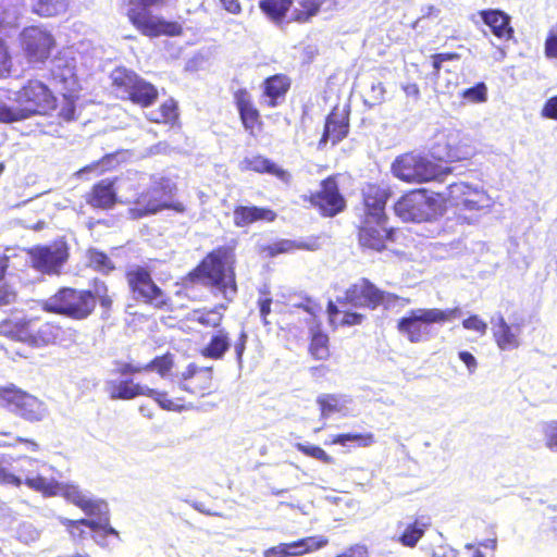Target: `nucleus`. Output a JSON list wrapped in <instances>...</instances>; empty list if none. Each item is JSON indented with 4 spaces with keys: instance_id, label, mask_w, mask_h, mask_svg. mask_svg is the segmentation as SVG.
I'll use <instances>...</instances> for the list:
<instances>
[{
    "instance_id": "nucleus-38",
    "label": "nucleus",
    "mask_w": 557,
    "mask_h": 557,
    "mask_svg": "<svg viewBox=\"0 0 557 557\" xmlns=\"http://www.w3.org/2000/svg\"><path fill=\"white\" fill-rule=\"evenodd\" d=\"M327 343V335H325L319 330L312 332L311 343L309 347L311 355L318 360L326 359L329 356Z\"/></svg>"
},
{
    "instance_id": "nucleus-63",
    "label": "nucleus",
    "mask_w": 557,
    "mask_h": 557,
    "mask_svg": "<svg viewBox=\"0 0 557 557\" xmlns=\"http://www.w3.org/2000/svg\"><path fill=\"white\" fill-rule=\"evenodd\" d=\"M264 557H286L282 544L264 550Z\"/></svg>"
},
{
    "instance_id": "nucleus-8",
    "label": "nucleus",
    "mask_w": 557,
    "mask_h": 557,
    "mask_svg": "<svg viewBox=\"0 0 557 557\" xmlns=\"http://www.w3.org/2000/svg\"><path fill=\"white\" fill-rule=\"evenodd\" d=\"M233 263V248L220 246L210 251L187 277L191 282L196 278H206L208 284L223 292L227 288L235 289Z\"/></svg>"
},
{
    "instance_id": "nucleus-11",
    "label": "nucleus",
    "mask_w": 557,
    "mask_h": 557,
    "mask_svg": "<svg viewBox=\"0 0 557 557\" xmlns=\"http://www.w3.org/2000/svg\"><path fill=\"white\" fill-rule=\"evenodd\" d=\"M0 407L28 423H39L49 414L44 400L13 383L0 386Z\"/></svg>"
},
{
    "instance_id": "nucleus-60",
    "label": "nucleus",
    "mask_w": 557,
    "mask_h": 557,
    "mask_svg": "<svg viewBox=\"0 0 557 557\" xmlns=\"http://www.w3.org/2000/svg\"><path fill=\"white\" fill-rule=\"evenodd\" d=\"M16 300V293L12 288H0V308L9 306Z\"/></svg>"
},
{
    "instance_id": "nucleus-35",
    "label": "nucleus",
    "mask_w": 557,
    "mask_h": 557,
    "mask_svg": "<svg viewBox=\"0 0 557 557\" xmlns=\"http://www.w3.org/2000/svg\"><path fill=\"white\" fill-rule=\"evenodd\" d=\"M230 346L228 337L225 333L219 332L213 335L207 346L202 349L201 354L205 357L218 359L223 356Z\"/></svg>"
},
{
    "instance_id": "nucleus-64",
    "label": "nucleus",
    "mask_w": 557,
    "mask_h": 557,
    "mask_svg": "<svg viewBox=\"0 0 557 557\" xmlns=\"http://www.w3.org/2000/svg\"><path fill=\"white\" fill-rule=\"evenodd\" d=\"M337 557H368L367 556V549L362 546H357L355 548H351L349 553L343 554Z\"/></svg>"
},
{
    "instance_id": "nucleus-42",
    "label": "nucleus",
    "mask_w": 557,
    "mask_h": 557,
    "mask_svg": "<svg viewBox=\"0 0 557 557\" xmlns=\"http://www.w3.org/2000/svg\"><path fill=\"white\" fill-rule=\"evenodd\" d=\"M473 186L465 183V182H453L447 186L448 197L456 200L457 205L462 202V198L471 195L473 190Z\"/></svg>"
},
{
    "instance_id": "nucleus-14",
    "label": "nucleus",
    "mask_w": 557,
    "mask_h": 557,
    "mask_svg": "<svg viewBox=\"0 0 557 557\" xmlns=\"http://www.w3.org/2000/svg\"><path fill=\"white\" fill-rule=\"evenodd\" d=\"M472 138L460 129L444 128L435 136L431 147L433 158L443 161H460L473 156Z\"/></svg>"
},
{
    "instance_id": "nucleus-13",
    "label": "nucleus",
    "mask_w": 557,
    "mask_h": 557,
    "mask_svg": "<svg viewBox=\"0 0 557 557\" xmlns=\"http://www.w3.org/2000/svg\"><path fill=\"white\" fill-rule=\"evenodd\" d=\"M109 397L113 400H131L136 397L146 396L153 399L162 409L182 410L185 408L183 398H171L166 392H160L154 388L134 382L133 379L121 381H111L108 384Z\"/></svg>"
},
{
    "instance_id": "nucleus-46",
    "label": "nucleus",
    "mask_w": 557,
    "mask_h": 557,
    "mask_svg": "<svg viewBox=\"0 0 557 557\" xmlns=\"http://www.w3.org/2000/svg\"><path fill=\"white\" fill-rule=\"evenodd\" d=\"M9 460L5 455L0 454V483L4 485L21 486L22 480L20 476L11 473L8 470Z\"/></svg>"
},
{
    "instance_id": "nucleus-1",
    "label": "nucleus",
    "mask_w": 557,
    "mask_h": 557,
    "mask_svg": "<svg viewBox=\"0 0 557 557\" xmlns=\"http://www.w3.org/2000/svg\"><path fill=\"white\" fill-rule=\"evenodd\" d=\"M99 302L103 313L109 314L113 308V297L109 287L101 282L95 290L75 287H61L48 299L41 301V309L51 314L62 315L74 321L88 319Z\"/></svg>"
},
{
    "instance_id": "nucleus-40",
    "label": "nucleus",
    "mask_w": 557,
    "mask_h": 557,
    "mask_svg": "<svg viewBox=\"0 0 557 557\" xmlns=\"http://www.w3.org/2000/svg\"><path fill=\"white\" fill-rule=\"evenodd\" d=\"M460 205L467 210H481L490 207V198L483 190L474 187L470 196L462 198Z\"/></svg>"
},
{
    "instance_id": "nucleus-9",
    "label": "nucleus",
    "mask_w": 557,
    "mask_h": 557,
    "mask_svg": "<svg viewBox=\"0 0 557 557\" xmlns=\"http://www.w3.org/2000/svg\"><path fill=\"white\" fill-rule=\"evenodd\" d=\"M14 101L22 107L27 119L40 115L58 120L60 101L50 86L39 78L27 79L16 90Z\"/></svg>"
},
{
    "instance_id": "nucleus-30",
    "label": "nucleus",
    "mask_w": 557,
    "mask_h": 557,
    "mask_svg": "<svg viewBox=\"0 0 557 557\" xmlns=\"http://www.w3.org/2000/svg\"><path fill=\"white\" fill-rule=\"evenodd\" d=\"M246 169H250L258 173H268L277 177L282 183L289 184L292 175L288 171L278 166L270 159L262 156H256L251 159H246Z\"/></svg>"
},
{
    "instance_id": "nucleus-44",
    "label": "nucleus",
    "mask_w": 557,
    "mask_h": 557,
    "mask_svg": "<svg viewBox=\"0 0 557 557\" xmlns=\"http://www.w3.org/2000/svg\"><path fill=\"white\" fill-rule=\"evenodd\" d=\"M384 95L385 88L383 84L379 81L373 79L370 82V90L367 92L364 102L369 107H374L384 100Z\"/></svg>"
},
{
    "instance_id": "nucleus-2",
    "label": "nucleus",
    "mask_w": 557,
    "mask_h": 557,
    "mask_svg": "<svg viewBox=\"0 0 557 557\" xmlns=\"http://www.w3.org/2000/svg\"><path fill=\"white\" fill-rule=\"evenodd\" d=\"M364 215L359 228L360 245L376 251L385 248L392 230L387 227L385 206L391 191L380 185L368 184L362 189Z\"/></svg>"
},
{
    "instance_id": "nucleus-24",
    "label": "nucleus",
    "mask_w": 557,
    "mask_h": 557,
    "mask_svg": "<svg viewBox=\"0 0 557 557\" xmlns=\"http://www.w3.org/2000/svg\"><path fill=\"white\" fill-rule=\"evenodd\" d=\"M349 131L348 112L346 109L334 108L326 116L324 131L319 141V148L324 147L329 141L332 145L343 140Z\"/></svg>"
},
{
    "instance_id": "nucleus-17",
    "label": "nucleus",
    "mask_w": 557,
    "mask_h": 557,
    "mask_svg": "<svg viewBox=\"0 0 557 557\" xmlns=\"http://www.w3.org/2000/svg\"><path fill=\"white\" fill-rule=\"evenodd\" d=\"M30 265L36 271L53 275L59 274L69 258L65 244L37 245L27 250Z\"/></svg>"
},
{
    "instance_id": "nucleus-28",
    "label": "nucleus",
    "mask_w": 557,
    "mask_h": 557,
    "mask_svg": "<svg viewBox=\"0 0 557 557\" xmlns=\"http://www.w3.org/2000/svg\"><path fill=\"white\" fill-rule=\"evenodd\" d=\"M350 403L351 399L348 396L341 394H321L317 397L322 419H327L334 413L346 416Z\"/></svg>"
},
{
    "instance_id": "nucleus-3",
    "label": "nucleus",
    "mask_w": 557,
    "mask_h": 557,
    "mask_svg": "<svg viewBox=\"0 0 557 557\" xmlns=\"http://www.w3.org/2000/svg\"><path fill=\"white\" fill-rule=\"evenodd\" d=\"M461 315L462 310L459 307L446 310L438 308L411 309L398 320L397 330L412 344L424 343L436 335L433 324L451 321Z\"/></svg>"
},
{
    "instance_id": "nucleus-33",
    "label": "nucleus",
    "mask_w": 557,
    "mask_h": 557,
    "mask_svg": "<svg viewBox=\"0 0 557 557\" xmlns=\"http://www.w3.org/2000/svg\"><path fill=\"white\" fill-rule=\"evenodd\" d=\"M67 7V0H36L33 11L39 16L50 17L65 13Z\"/></svg>"
},
{
    "instance_id": "nucleus-58",
    "label": "nucleus",
    "mask_w": 557,
    "mask_h": 557,
    "mask_svg": "<svg viewBox=\"0 0 557 557\" xmlns=\"http://www.w3.org/2000/svg\"><path fill=\"white\" fill-rule=\"evenodd\" d=\"M116 371L121 375H128V374H136V373L146 372V369H144V364L143 366H135V364L129 363V362H123V363H121L117 367Z\"/></svg>"
},
{
    "instance_id": "nucleus-15",
    "label": "nucleus",
    "mask_w": 557,
    "mask_h": 557,
    "mask_svg": "<svg viewBox=\"0 0 557 557\" xmlns=\"http://www.w3.org/2000/svg\"><path fill=\"white\" fill-rule=\"evenodd\" d=\"M20 51L30 65L46 63L57 47L53 35L39 26L25 27L18 38Z\"/></svg>"
},
{
    "instance_id": "nucleus-32",
    "label": "nucleus",
    "mask_w": 557,
    "mask_h": 557,
    "mask_svg": "<svg viewBox=\"0 0 557 557\" xmlns=\"http://www.w3.org/2000/svg\"><path fill=\"white\" fill-rule=\"evenodd\" d=\"M289 78L282 74L273 75L263 83V95L268 98L269 106L275 107L280 98H284L289 89Z\"/></svg>"
},
{
    "instance_id": "nucleus-43",
    "label": "nucleus",
    "mask_w": 557,
    "mask_h": 557,
    "mask_svg": "<svg viewBox=\"0 0 557 557\" xmlns=\"http://www.w3.org/2000/svg\"><path fill=\"white\" fill-rule=\"evenodd\" d=\"M461 97L470 102H484L487 99V87L484 83H478L473 87L463 89Z\"/></svg>"
},
{
    "instance_id": "nucleus-29",
    "label": "nucleus",
    "mask_w": 557,
    "mask_h": 557,
    "mask_svg": "<svg viewBox=\"0 0 557 557\" xmlns=\"http://www.w3.org/2000/svg\"><path fill=\"white\" fill-rule=\"evenodd\" d=\"M327 539L322 535L308 536L290 543H281L286 557H299L314 552L327 544Z\"/></svg>"
},
{
    "instance_id": "nucleus-50",
    "label": "nucleus",
    "mask_w": 557,
    "mask_h": 557,
    "mask_svg": "<svg viewBox=\"0 0 557 557\" xmlns=\"http://www.w3.org/2000/svg\"><path fill=\"white\" fill-rule=\"evenodd\" d=\"M544 52L548 59H557V26L550 28L547 34Z\"/></svg>"
},
{
    "instance_id": "nucleus-31",
    "label": "nucleus",
    "mask_w": 557,
    "mask_h": 557,
    "mask_svg": "<svg viewBox=\"0 0 557 557\" xmlns=\"http://www.w3.org/2000/svg\"><path fill=\"white\" fill-rule=\"evenodd\" d=\"M147 120L154 124L175 125L180 113L177 102L173 98L164 100L157 110L147 114Z\"/></svg>"
},
{
    "instance_id": "nucleus-6",
    "label": "nucleus",
    "mask_w": 557,
    "mask_h": 557,
    "mask_svg": "<svg viewBox=\"0 0 557 557\" xmlns=\"http://www.w3.org/2000/svg\"><path fill=\"white\" fill-rule=\"evenodd\" d=\"M51 78L61 88L60 109L58 111V123H70L76 120V104L81 98V84L75 70L73 58H62L59 54L54 58L51 69Z\"/></svg>"
},
{
    "instance_id": "nucleus-51",
    "label": "nucleus",
    "mask_w": 557,
    "mask_h": 557,
    "mask_svg": "<svg viewBox=\"0 0 557 557\" xmlns=\"http://www.w3.org/2000/svg\"><path fill=\"white\" fill-rule=\"evenodd\" d=\"M163 209H171L175 212H184L185 206L183 202L176 201V202H160V203H151L145 209V214H152L157 213L158 211H161Z\"/></svg>"
},
{
    "instance_id": "nucleus-47",
    "label": "nucleus",
    "mask_w": 557,
    "mask_h": 557,
    "mask_svg": "<svg viewBox=\"0 0 557 557\" xmlns=\"http://www.w3.org/2000/svg\"><path fill=\"white\" fill-rule=\"evenodd\" d=\"M297 448L302 454L312 457L317 460H320L324 463H332L333 458L327 455L321 447L306 444H298Z\"/></svg>"
},
{
    "instance_id": "nucleus-45",
    "label": "nucleus",
    "mask_w": 557,
    "mask_h": 557,
    "mask_svg": "<svg viewBox=\"0 0 557 557\" xmlns=\"http://www.w3.org/2000/svg\"><path fill=\"white\" fill-rule=\"evenodd\" d=\"M13 67L12 54L4 39L0 38V78L8 76Z\"/></svg>"
},
{
    "instance_id": "nucleus-39",
    "label": "nucleus",
    "mask_w": 557,
    "mask_h": 557,
    "mask_svg": "<svg viewBox=\"0 0 557 557\" xmlns=\"http://www.w3.org/2000/svg\"><path fill=\"white\" fill-rule=\"evenodd\" d=\"M24 120L27 117L20 104L10 106L0 100V123L10 124Z\"/></svg>"
},
{
    "instance_id": "nucleus-53",
    "label": "nucleus",
    "mask_w": 557,
    "mask_h": 557,
    "mask_svg": "<svg viewBox=\"0 0 557 557\" xmlns=\"http://www.w3.org/2000/svg\"><path fill=\"white\" fill-rule=\"evenodd\" d=\"M546 446L557 450V421L548 423L544 429Z\"/></svg>"
},
{
    "instance_id": "nucleus-22",
    "label": "nucleus",
    "mask_w": 557,
    "mask_h": 557,
    "mask_svg": "<svg viewBox=\"0 0 557 557\" xmlns=\"http://www.w3.org/2000/svg\"><path fill=\"white\" fill-rule=\"evenodd\" d=\"M310 201L325 216H334L345 207V200L339 194L337 183L332 177L321 183V189L311 196Z\"/></svg>"
},
{
    "instance_id": "nucleus-18",
    "label": "nucleus",
    "mask_w": 557,
    "mask_h": 557,
    "mask_svg": "<svg viewBox=\"0 0 557 557\" xmlns=\"http://www.w3.org/2000/svg\"><path fill=\"white\" fill-rule=\"evenodd\" d=\"M81 508L91 519H78V523H84L95 532L94 539L100 543V539L109 535L119 537V532L111 527L108 504L103 500L86 499L77 503Z\"/></svg>"
},
{
    "instance_id": "nucleus-27",
    "label": "nucleus",
    "mask_w": 557,
    "mask_h": 557,
    "mask_svg": "<svg viewBox=\"0 0 557 557\" xmlns=\"http://www.w3.org/2000/svg\"><path fill=\"white\" fill-rule=\"evenodd\" d=\"M480 16L485 25H487L498 39L508 40L513 35L510 26V16L500 10H483Z\"/></svg>"
},
{
    "instance_id": "nucleus-54",
    "label": "nucleus",
    "mask_w": 557,
    "mask_h": 557,
    "mask_svg": "<svg viewBox=\"0 0 557 557\" xmlns=\"http://www.w3.org/2000/svg\"><path fill=\"white\" fill-rule=\"evenodd\" d=\"M245 111H246V131L248 128H251V134L255 135V124H258V126L260 127L261 125V122L259 121V112L257 111V109H255L249 102L248 100L246 99V108H245Z\"/></svg>"
},
{
    "instance_id": "nucleus-16",
    "label": "nucleus",
    "mask_w": 557,
    "mask_h": 557,
    "mask_svg": "<svg viewBox=\"0 0 557 557\" xmlns=\"http://www.w3.org/2000/svg\"><path fill=\"white\" fill-rule=\"evenodd\" d=\"M438 200L425 189H417L403 196L394 206L395 214L404 222H424L438 211Z\"/></svg>"
},
{
    "instance_id": "nucleus-34",
    "label": "nucleus",
    "mask_w": 557,
    "mask_h": 557,
    "mask_svg": "<svg viewBox=\"0 0 557 557\" xmlns=\"http://www.w3.org/2000/svg\"><path fill=\"white\" fill-rule=\"evenodd\" d=\"M290 4V0H260L259 2L262 12L275 22L285 17Z\"/></svg>"
},
{
    "instance_id": "nucleus-19",
    "label": "nucleus",
    "mask_w": 557,
    "mask_h": 557,
    "mask_svg": "<svg viewBox=\"0 0 557 557\" xmlns=\"http://www.w3.org/2000/svg\"><path fill=\"white\" fill-rule=\"evenodd\" d=\"M398 297L379 289L369 280L362 278L351 285L345 293V302L356 307L375 309L379 305H391Z\"/></svg>"
},
{
    "instance_id": "nucleus-48",
    "label": "nucleus",
    "mask_w": 557,
    "mask_h": 557,
    "mask_svg": "<svg viewBox=\"0 0 557 557\" xmlns=\"http://www.w3.org/2000/svg\"><path fill=\"white\" fill-rule=\"evenodd\" d=\"M197 321L205 326L215 327L220 325L222 314L215 310L198 311Z\"/></svg>"
},
{
    "instance_id": "nucleus-56",
    "label": "nucleus",
    "mask_w": 557,
    "mask_h": 557,
    "mask_svg": "<svg viewBox=\"0 0 557 557\" xmlns=\"http://www.w3.org/2000/svg\"><path fill=\"white\" fill-rule=\"evenodd\" d=\"M190 506L198 510L199 512H202L208 516H218L219 512L214 505H209L203 500L195 499L190 502Z\"/></svg>"
},
{
    "instance_id": "nucleus-41",
    "label": "nucleus",
    "mask_w": 557,
    "mask_h": 557,
    "mask_svg": "<svg viewBox=\"0 0 557 557\" xmlns=\"http://www.w3.org/2000/svg\"><path fill=\"white\" fill-rule=\"evenodd\" d=\"M276 218V213L267 208H259L256 206H246V224L256 221L272 222Z\"/></svg>"
},
{
    "instance_id": "nucleus-36",
    "label": "nucleus",
    "mask_w": 557,
    "mask_h": 557,
    "mask_svg": "<svg viewBox=\"0 0 557 557\" xmlns=\"http://www.w3.org/2000/svg\"><path fill=\"white\" fill-rule=\"evenodd\" d=\"M428 522L416 520L406 527L403 534L399 536V542L407 547H414L419 540L423 536Z\"/></svg>"
},
{
    "instance_id": "nucleus-4",
    "label": "nucleus",
    "mask_w": 557,
    "mask_h": 557,
    "mask_svg": "<svg viewBox=\"0 0 557 557\" xmlns=\"http://www.w3.org/2000/svg\"><path fill=\"white\" fill-rule=\"evenodd\" d=\"M124 278L132 296L137 304L156 311H172L173 301L169 294L153 278L152 271L140 264L126 268Z\"/></svg>"
},
{
    "instance_id": "nucleus-52",
    "label": "nucleus",
    "mask_w": 557,
    "mask_h": 557,
    "mask_svg": "<svg viewBox=\"0 0 557 557\" xmlns=\"http://www.w3.org/2000/svg\"><path fill=\"white\" fill-rule=\"evenodd\" d=\"M62 524L72 537L77 540L85 539V531L83 529V527H85L84 523H78V520L64 519Z\"/></svg>"
},
{
    "instance_id": "nucleus-20",
    "label": "nucleus",
    "mask_w": 557,
    "mask_h": 557,
    "mask_svg": "<svg viewBox=\"0 0 557 557\" xmlns=\"http://www.w3.org/2000/svg\"><path fill=\"white\" fill-rule=\"evenodd\" d=\"M180 388L196 396L210 395L214 389L213 370L211 367H199L189 363L178 377Z\"/></svg>"
},
{
    "instance_id": "nucleus-49",
    "label": "nucleus",
    "mask_w": 557,
    "mask_h": 557,
    "mask_svg": "<svg viewBox=\"0 0 557 557\" xmlns=\"http://www.w3.org/2000/svg\"><path fill=\"white\" fill-rule=\"evenodd\" d=\"M462 326L466 330L474 331L481 336L487 332V324L479 315L472 314L462 321Z\"/></svg>"
},
{
    "instance_id": "nucleus-26",
    "label": "nucleus",
    "mask_w": 557,
    "mask_h": 557,
    "mask_svg": "<svg viewBox=\"0 0 557 557\" xmlns=\"http://www.w3.org/2000/svg\"><path fill=\"white\" fill-rule=\"evenodd\" d=\"M322 246L320 236H310L297 240L282 239L272 245L259 246L260 253H267L268 257H274L280 253L293 252L295 250L315 251Z\"/></svg>"
},
{
    "instance_id": "nucleus-10",
    "label": "nucleus",
    "mask_w": 557,
    "mask_h": 557,
    "mask_svg": "<svg viewBox=\"0 0 557 557\" xmlns=\"http://www.w3.org/2000/svg\"><path fill=\"white\" fill-rule=\"evenodd\" d=\"M3 334L12 341L41 347L55 343L61 337L62 327L55 322L34 317L4 322Z\"/></svg>"
},
{
    "instance_id": "nucleus-25",
    "label": "nucleus",
    "mask_w": 557,
    "mask_h": 557,
    "mask_svg": "<svg viewBox=\"0 0 557 557\" xmlns=\"http://www.w3.org/2000/svg\"><path fill=\"white\" fill-rule=\"evenodd\" d=\"M491 323L493 336L499 349L510 350L519 347L520 324H508L502 313L494 314Z\"/></svg>"
},
{
    "instance_id": "nucleus-23",
    "label": "nucleus",
    "mask_w": 557,
    "mask_h": 557,
    "mask_svg": "<svg viewBox=\"0 0 557 557\" xmlns=\"http://www.w3.org/2000/svg\"><path fill=\"white\" fill-rule=\"evenodd\" d=\"M116 178H103L95 183L84 195L85 202L96 210H112L119 202Z\"/></svg>"
},
{
    "instance_id": "nucleus-37",
    "label": "nucleus",
    "mask_w": 557,
    "mask_h": 557,
    "mask_svg": "<svg viewBox=\"0 0 557 557\" xmlns=\"http://www.w3.org/2000/svg\"><path fill=\"white\" fill-rule=\"evenodd\" d=\"M174 367V358L171 352H165L164 355L157 356L148 363L144 364V369L146 372L156 371L161 377L168 376Z\"/></svg>"
},
{
    "instance_id": "nucleus-59",
    "label": "nucleus",
    "mask_w": 557,
    "mask_h": 557,
    "mask_svg": "<svg viewBox=\"0 0 557 557\" xmlns=\"http://www.w3.org/2000/svg\"><path fill=\"white\" fill-rule=\"evenodd\" d=\"M343 313L342 324L347 326L361 324L364 318L363 314L357 312L343 311Z\"/></svg>"
},
{
    "instance_id": "nucleus-57",
    "label": "nucleus",
    "mask_w": 557,
    "mask_h": 557,
    "mask_svg": "<svg viewBox=\"0 0 557 557\" xmlns=\"http://www.w3.org/2000/svg\"><path fill=\"white\" fill-rule=\"evenodd\" d=\"M458 59V54L456 53H438L433 55V69H434V75L440 74V70L442 66V63L448 60H455Z\"/></svg>"
},
{
    "instance_id": "nucleus-12",
    "label": "nucleus",
    "mask_w": 557,
    "mask_h": 557,
    "mask_svg": "<svg viewBox=\"0 0 557 557\" xmlns=\"http://www.w3.org/2000/svg\"><path fill=\"white\" fill-rule=\"evenodd\" d=\"M392 172L396 177L408 183L442 182L450 172V168L438 165L421 154L405 153L393 162Z\"/></svg>"
},
{
    "instance_id": "nucleus-62",
    "label": "nucleus",
    "mask_w": 557,
    "mask_h": 557,
    "mask_svg": "<svg viewBox=\"0 0 557 557\" xmlns=\"http://www.w3.org/2000/svg\"><path fill=\"white\" fill-rule=\"evenodd\" d=\"M271 304H272V299L268 296L264 298H260L258 300L260 315L262 317L264 324H268L267 315L270 313Z\"/></svg>"
},
{
    "instance_id": "nucleus-5",
    "label": "nucleus",
    "mask_w": 557,
    "mask_h": 557,
    "mask_svg": "<svg viewBox=\"0 0 557 557\" xmlns=\"http://www.w3.org/2000/svg\"><path fill=\"white\" fill-rule=\"evenodd\" d=\"M166 1L129 0L126 16L134 28L143 36L149 38L182 36L184 28L181 23L154 15L150 10L151 7L163 5Z\"/></svg>"
},
{
    "instance_id": "nucleus-21",
    "label": "nucleus",
    "mask_w": 557,
    "mask_h": 557,
    "mask_svg": "<svg viewBox=\"0 0 557 557\" xmlns=\"http://www.w3.org/2000/svg\"><path fill=\"white\" fill-rule=\"evenodd\" d=\"M21 465L16 468L21 478L22 483L27 485L29 488L41 493L44 496H55L59 494L61 486L55 480H49L37 473L38 460L32 457H21Z\"/></svg>"
},
{
    "instance_id": "nucleus-7",
    "label": "nucleus",
    "mask_w": 557,
    "mask_h": 557,
    "mask_svg": "<svg viewBox=\"0 0 557 557\" xmlns=\"http://www.w3.org/2000/svg\"><path fill=\"white\" fill-rule=\"evenodd\" d=\"M110 79L116 98L141 109L150 108L159 98L158 88L133 70L117 66Z\"/></svg>"
},
{
    "instance_id": "nucleus-61",
    "label": "nucleus",
    "mask_w": 557,
    "mask_h": 557,
    "mask_svg": "<svg viewBox=\"0 0 557 557\" xmlns=\"http://www.w3.org/2000/svg\"><path fill=\"white\" fill-rule=\"evenodd\" d=\"M459 359L467 366L470 373H473L478 368V361L475 357L469 351H460L458 354Z\"/></svg>"
},
{
    "instance_id": "nucleus-55",
    "label": "nucleus",
    "mask_w": 557,
    "mask_h": 557,
    "mask_svg": "<svg viewBox=\"0 0 557 557\" xmlns=\"http://www.w3.org/2000/svg\"><path fill=\"white\" fill-rule=\"evenodd\" d=\"M541 114L545 119L557 120V96L546 100Z\"/></svg>"
}]
</instances>
